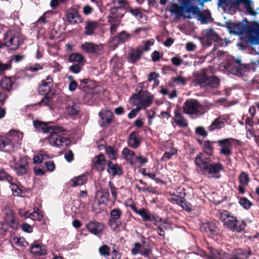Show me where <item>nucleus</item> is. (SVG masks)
Segmentation results:
<instances>
[{
  "label": "nucleus",
  "instance_id": "nucleus-1",
  "mask_svg": "<svg viewBox=\"0 0 259 259\" xmlns=\"http://www.w3.org/2000/svg\"><path fill=\"white\" fill-rule=\"evenodd\" d=\"M194 0H180L179 5L172 3L168 11L172 15L175 16V19H180L184 16V14L188 15L185 17L192 18L197 17L198 20L202 24H205L211 21V15L208 10L201 12L200 9L194 6L192 2Z\"/></svg>",
  "mask_w": 259,
  "mask_h": 259
},
{
  "label": "nucleus",
  "instance_id": "nucleus-2",
  "mask_svg": "<svg viewBox=\"0 0 259 259\" xmlns=\"http://www.w3.org/2000/svg\"><path fill=\"white\" fill-rule=\"evenodd\" d=\"M33 125L36 131L43 133L49 134V136L45 138L49 144L57 147H66L69 145L70 141L68 138L63 137L65 131L59 126H52L49 123L35 120Z\"/></svg>",
  "mask_w": 259,
  "mask_h": 259
},
{
  "label": "nucleus",
  "instance_id": "nucleus-3",
  "mask_svg": "<svg viewBox=\"0 0 259 259\" xmlns=\"http://www.w3.org/2000/svg\"><path fill=\"white\" fill-rule=\"evenodd\" d=\"M231 33L238 35L242 38L243 36L247 38V41L250 45L259 44V24L256 22H252L248 25L237 23L228 26Z\"/></svg>",
  "mask_w": 259,
  "mask_h": 259
},
{
  "label": "nucleus",
  "instance_id": "nucleus-4",
  "mask_svg": "<svg viewBox=\"0 0 259 259\" xmlns=\"http://www.w3.org/2000/svg\"><path fill=\"white\" fill-rule=\"evenodd\" d=\"M258 64V62H252L248 67L245 64H241V61L240 59L235 60L231 59L222 63L220 68L221 70L226 72L228 74L242 76L249 70V69L255 71Z\"/></svg>",
  "mask_w": 259,
  "mask_h": 259
},
{
  "label": "nucleus",
  "instance_id": "nucleus-5",
  "mask_svg": "<svg viewBox=\"0 0 259 259\" xmlns=\"http://www.w3.org/2000/svg\"><path fill=\"white\" fill-rule=\"evenodd\" d=\"M240 4H243L247 14L253 16L257 15V13L253 9V2L251 0H218V6L222 8L225 12L233 14Z\"/></svg>",
  "mask_w": 259,
  "mask_h": 259
},
{
  "label": "nucleus",
  "instance_id": "nucleus-6",
  "mask_svg": "<svg viewBox=\"0 0 259 259\" xmlns=\"http://www.w3.org/2000/svg\"><path fill=\"white\" fill-rule=\"evenodd\" d=\"M154 100L153 95L147 92H141L134 95L130 98V102L140 109L150 106Z\"/></svg>",
  "mask_w": 259,
  "mask_h": 259
},
{
  "label": "nucleus",
  "instance_id": "nucleus-7",
  "mask_svg": "<svg viewBox=\"0 0 259 259\" xmlns=\"http://www.w3.org/2000/svg\"><path fill=\"white\" fill-rule=\"evenodd\" d=\"M193 77L197 83L201 87L209 86L211 88H216L220 82V80L214 76H208L204 70L195 73Z\"/></svg>",
  "mask_w": 259,
  "mask_h": 259
},
{
  "label": "nucleus",
  "instance_id": "nucleus-8",
  "mask_svg": "<svg viewBox=\"0 0 259 259\" xmlns=\"http://www.w3.org/2000/svg\"><path fill=\"white\" fill-rule=\"evenodd\" d=\"M4 43L6 46L10 48L12 50L16 49L19 46V39L18 34L12 30L7 32L4 38Z\"/></svg>",
  "mask_w": 259,
  "mask_h": 259
},
{
  "label": "nucleus",
  "instance_id": "nucleus-9",
  "mask_svg": "<svg viewBox=\"0 0 259 259\" xmlns=\"http://www.w3.org/2000/svg\"><path fill=\"white\" fill-rule=\"evenodd\" d=\"M201 106L196 100H187L183 105L184 112L187 114H196L200 112Z\"/></svg>",
  "mask_w": 259,
  "mask_h": 259
},
{
  "label": "nucleus",
  "instance_id": "nucleus-10",
  "mask_svg": "<svg viewBox=\"0 0 259 259\" xmlns=\"http://www.w3.org/2000/svg\"><path fill=\"white\" fill-rule=\"evenodd\" d=\"M122 211L119 208H114L110 212L109 224L113 230H115L120 225L119 219L122 215Z\"/></svg>",
  "mask_w": 259,
  "mask_h": 259
},
{
  "label": "nucleus",
  "instance_id": "nucleus-11",
  "mask_svg": "<svg viewBox=\"0 0 259 259\" xmlns=\"http://www.w3.org/2000/svg\"><path fill=\"white\" fill-rule=\"evenodd\" d=\"M210 160L209 158L205 157L201 153L197 154L194 159V162L197 166V170L204 173L205 169Z\"/></svg>",
  "mask_w": 259,
  "mask_h": 259
},
{
  "label": "nucleus",
  "instance_id": "nucleus-12",
  "mask_svg": "<svg viewBox=\"0 0 259 259\" xmlns=\"http://www.w3.org/2000/svg\"><path fill=\"white\" fill-rule=\"evenodd\" d=\"M203 33L202 41L208 46L210 45L212 41H218L220 40L217 33L211 28L204 30Z\"/></svg>",
  "mask_w": 259,
  "mask_h": 259
},
{
  "label": "nucleus",
  "instance_id": "nucleus-13",
  "mask_svg": "<svg viewBox=\"0 0 259 259\" xmlns=\"http://www.w3.org/2000/svg\"><path fill=\"white\" fill-rule=\"evenodd\" d=\"M135 212L139 214L144 221H153L155 225H158L157 223L158 220L161 221V218L151 214L148 210L144 208H141L139 210L137 209Z\"/></svg>",
  "mask_w": 259,
  "mask_h": 259
},
{
  "label": "nucleus",
  "instance_id": "nucleus-14",
  "mask_svg": "<svg viewBox=\"0 0 259 259\" xmlns=\"http://www.w3.org/2000/svg\"><path fill=\"white\" fill-rule=\"evenodd\" d=\"M131 37V34L127 33L125 31H122L112 39L110 44V47L114 49L116 48L119 44L128 40Z\"/></svg>",
  "mask_w": 259,
  "mask_h": 259
},
{
  "label": "nucleus",
  "instance_id": "nucleus-15",
  "mask_svg": "<svg viewBox=\"0 0 259 259\" xmlns=\"http://www.w3.org/2000/svg\"><path fill=\"white\" fill-rule=\"evenodd\" d=\"M220 218L223 222L224 226L226 228L233 230L237 221L235 217L230 215L228 212L224 211L220 213Z\"/></svg>",
  "mask_w": 259,
  "mask_h": 259
},
{
  "label": "nucleus",
  "instance_id": "nucleus-16",
  "mask_svg": "<svg viewBox=\"0 0 259 259\" xmlns=\"http://www.w3.org/2000/svg\"><path fill=\"white\" fill-rule=\"evenodd\" d=\"M19 214L21 217L26 219L30 218L33 221H41L43 218L42 212L37 208H34L32 212L24 211L23 210H19Z\"/></svg>",
  "mask_w": 259,
  "mask_h": 259
},
{
  "label": "nucleus",
  "instance_id": "nucleus-17",
  "mask_svg": "<svg viewBox=\"0 0 259 259\" xmlns=\"http://www.w3.org/2000/svg\"><path fill=\"white\" fill-rule=\"evenodd\" d=\"M14 168L17 175L22 176L27 172L28 162L26 157H21L18 162H16L14 165Z\"/></svg>",
  "mask_w": 259,
  "mask_h": 259
},
{
  "label": "nucleus",
  "instance_id": "nucleus-18",
  "mask_svg": "<svg viewBox=\"0 0 259 259\" xmlns=\"http://www.w3.org/2000/svg\"><path fill=\"white\" fill-rule=\"evenodd\" d=\"M211 254L207 255L203 251L200 253V255L204 256L209 259H224L228 257V254L223 251L222 250L210 248Z\"/></svg>",
  "mask_w": 259,
  "mask_h": 259
},
{
  "label": "nucleus",
  "instance_id": "nucleus-19",
  "mask_svg": "<svg viewBox=\"0 0 259 259\" xmlns=\"http://www.w3.org/2000/svg\"><path fill=\"white\" fill-rule=\"evenodd\" d=\"M66 19L71 24H78L83 21L78 12L73 9H70L67 11Z\"/></svg>",
  "mask_w": 259,
  "mask_h": 259
},
{
  "label": "nucleus",
  "instance_id": "nucleus-20",
  "mask_svg": "<svg viewBox=\"0 0 259 259\" xmlns=\"http://www.w3.org/2000/svg\"><path fill=\"white\" fill-rule=\"evenodd\" d=\"M86 227L90 232L96 235L100 234L104 229V225L98 222L91 221L86 225Z\"/></svg>",
  "mask_w": 259,
  "mask_h": 259
},
{
  "label": "nucleus",
  "instance_id": "nucleus-21",
  "mask_svg": "<svg viewBox=\"0 0 259 259\" xmlns=\"http://www.w3.org/2000/svg\"><path fill=\"white\" fill-rule=\"evenodd\" d=\"M231 139H225L218 141V143L221 146L220 152L226 156H229L232 153Z\"/></svg>",
  "mask_w": 259,
  "mask_h": 259
},
{
  "label": "nucleus",
  "instance_id": "nucleus-22",
  "mask_svg": "<svg viewBox=\"0 0 259 259\" xmlns=\"http://www.w3.org/2000/svg\"><path fill=\"white\" fill-rule=\"evenodd\" d=\"M14 148V144L10 138L4 137L0 139V151L6 152L13 151Z\"/></svg>",
  "mask_w": 259,
  "mask_h": 259
},
{
  "label": "nucleus",
  "instance_id": "nucleus-23",
  "mask_svg": "<svg viewBox=\"0 0 259 259\" xmlns=\"http://www.w3.org/2000/svg\"><path fill=\"white\" fill-rule=\"evenodd\" d=\"M81 48L86 53H94L101 51L103 46L101 44L96 45L92 42H85L81 45Z\"/></svg>",
  "mask_w": 259,
  "mask_h": 259
},
{
  "label": "nucleus",
  "instance_id": "nucleus-24",
  "mask_svg": "<svg viewBox=\"0 0 259 259\" xmlns=\"http://www.w3.org/2000/svg\"><path fill=\"white\" fill-rule=\"evenodd\" d=\"M112 113L109 110H102L99 113L101 125L107 126L110 124L112 120Z\"/></svg>",
  "mask_w": 259,
  "mask_h": 259
},
{
  "label": "nucleus",
  "instance_id": "nucleus-25",
  "mask_svg": "<svg viewBox=\"0 0 259 259\" xmlns=\"http://www.w3.org/2000/svg\"><path fill=\"white\" fill-rule=\"evenodd\" d=\"M227 122L226 119L223 116H220L215 118L208 126V129L210 132L220 130L223 128Z\"/></svg>",
  "mask_w": 259,
  "mask_h": 259
},
{
  "label": "nucleus",
  "instance_id": "nucleus-26",
  "mask_svg": "<svg viewBox=\"0 0 259 259\" xmlns=\"http://www.w3.org/2000/svg\"><path fill=\"white\" fill-rule=\"evenodd\" d=\"M30 251L35 256L45 255L47 254L46 247L35 242L32 244Z\"/></svg>",
  "mask_w": 259,
  "mask_h": 259
},
{
  "label": "nucleus",
  "instance_id": "nucleus-27",
  "mask_svg": "<svg viewBox=\"0 0 259 259\" xmlns=\"http://www.w3.org/2000/svg\"><path fill=\"white\" fill-rule=\"evenodd\" d=\"M93 163L96 169L99 171L103 170L106 165L104 156L100 154L95 156L93 160Z\"/></svg>",
  "mask_w": 259,
  "mask_h": 259
},
{
  "label": "nucleus",
  "instance_id": "nucleus-28",
  "mask_svg": "<svg viewBox=\"0 0 259 259\" xmlns=\"http://www.w3.org/2000/svg\"><path fill=\"white\" fill-rule=\"evenodd\" d=\"M222 168V165L220 163L213 164L210 160L205 168L204 173L207 172L208 174L214 175L218 174Z\"/></svg>",
  "mask_w": 259,
  "mask_h": 259
},
{
  "label": "nucleus",
  "instance_id": "nucleus-29",
  "mask_svg": "<svg viewBox=\"0 0 259 259\" xmlns=\"http://www.w3.org/2000/svg\"><path fill=\"white\" fill-rule=\"evenodd\" d=\"M139 136L136 133H132L128 138V144L129 146L133 148H137L140 144Z\"/></svg>",
  "mask_w": 259,
  "mask_h": 259
},
{
  "label": "nucleus",
  "instance_id": "nucleus-30",
  "mask_svg": "<svg viewBox=\"0 0 259 259\" xmlns=\"http://www.w3.org/2000/svg\"><path fill=\"white\" fill-rule=\"evenodd\" d=\"M3 214L5 215V223H2V228L5 229L6 224L12 223L14 221V215L12 210L9 207L6 208L3 210Z\"/></svg>",
  "mask_w": 259,
  "mask_h": 259
},
{
  "label": "nucleus",
  "instance_id": "nucleus-31",
  "mask_svg": "<svg viewBox=\"0 0 259 259\" xmlns=\"http://www.w3.org/2000/svg\"><path fill=\"white\" fill-rule=\"evenodd\" d=\"M122 154L124 158L129 162L131 164H133L136 162V156L135 155L134 151L130 150L127 148H124L122 150Z\"/></svg>",
  "mask_w": 259,
  "mask_h": 259
},
{
  "label": "nucleus",
  "instance_id": "nucleus-32",
  "mask_svg": "<svg viewBox=\"0 0 259 259\" xmlns=\"http://www.w3.org/2000/svg\"><path fill=\"white\" fill-rule=\"evenodd\" d=\"M23 134L22 132L17 130H11L10 131L8 137L10 138L13 143H19L22 141Z\"/></svg>",
  "mask_w": 259,
  "mask_h": 259
},
{
  "label": "nucleus",
  "instance_id": "nucleus-33",
  "mask_svg": "<svg viewBox=\"0 0 259 259\" xmlns=\"http://www.w3.org/2000/svg\"><path fill=\"white\" fill-rule=\"evenodd\" d=\"M87 177L85 175H81L74 177L71 180V185L73 187L79 186L85 184L87 181Z\"/></svg>",
  "mask_w": 259,
  "mask_h": 259
},
{
  "label": "nucleus",
  "instance_id": "nucleus-34",
  "mask_svg": "<svg viewBox=\"0 0 259 259\" xmlns=\"http://www.w3.org/2000/svg\"><path fill=\"white\" fill-rule=\"evenodd\" d=\"M142 50L139 48L133 50L129 55L128 60L132 63H135L141 58L142 54Z\"/></svg>",
  "mask_w": 259,
  "mask_h": 259
},
{
  "label": "nucleus",
  "instance_id": "nucleus-35",
  "mask_svg": "<svg viewBox=\"0 0 259 259\" xmlns=\"http://www.w3.org/2000/svg\"><path fill=\"white\" fill-rule=\"evenodd\" d=\"M171 201L174 203L180 205L182 208L187 211H190L191 210L190 204L186 201L182 200L181 198H172L171 199Z\"/></svg>",
  "mask_w": 259,
  "mask_h": 259
},
{
  "label": "nucleus",
  "instance_id": "nucleus-36",
  "mask_svg": "<svg viewBox=\"0 0 259 259\" xmlns=\"http://www.w3.org/2000/svg\"><path fill=\"white\" fill-rule=\"evenodd\" d=\"M51 156L44 151H41L33 157V162L35 164L40 163L43 160L51 158Z\"/></svg>",
  "mask_w": 259,
  "mask_h": 259
},
{
  "label": "nucleus",
  "instance_id": "nucleus-37",
  "mask_svg": "<svg viewBox=\"0 0 259 259\" xmlns=\"http://www.w3.org/2000/svg\"><path fill=\"white\" fill-rule=\"evenodd\" d=\"M249 254V251L238 249L234 252L233 256L230 259H246Z\"/></svg>",
  "mask_w": 259,
  "mask_h": 259
},
{
  "label": "nucleus",
  "instance_id": "nucleus-38",
  "mask_svg": "<svg viewBox=\"0 0 259 259\" xmlns=\"http://www.w3.org/2000/svg\"><path fill=\"white\" fill-rule=\"evenodd\" d=\"M107 171L109 174L113 176L121 174V171L119 166L112 162L108 163Z\"/></svg>",
  "mask_w": 259,
  "mask_h": 259
},
{
  "label": "nucleus",
  "instance_id": "nucleus-39",
  "mask_svg": "<svg viewBox=\"0 0 259 259\" xmlns=\"http://www.w3.org/2000/svg\"><path fill=\"white\" fill-rule=\"evenodd\" d=\"M174 120L177 124L181 127H186L187 126L186 120L184 118L182 115L177 111L175 112Z\"/></svg>",
  "mask_w": 259,
  "mask_h": 259
},
{
  "label": "nucleus",
  "instance_id": "nucleus-40",
  "mask_svg": "<svg viewBox=\"0 0 259 259\" xmlns=\"http://www.w3.org/2000/svg\"><path fill=\"white\" fill-rule=\"evenodd\" d=\"M13 84L11 78L6 77L2 79L1 86L3 89L10 91L12 89Z\"/></svg>",
  "mask_w": 259,
  "mask_h": 259
},
{
  "label": "nucleus",
  "instance_id": "nucleus-41",
  "mask_svg": "<svg viewBox=\"0 0 259 259\" xmlns=\"http://www.w3.org/2000/svg\"><path fill=\"white\" fill-rule=\"evenodd\" d=\"M98 24L95 22H88L85 27V33L88 35L93 34L94 30L97 27Z\"/></svg>",
  "mask_w": 259,
  "mask_h": 259
},
{
  "label": "nucleus",
  "instance_id": "nucleus-42",
  "mask_svg": "<svg viewBox=\"0 0 259 259\" xmlns=\"http://www.w3.org/2000/svg\"><path fill=\"white\" fill-rule=\"evenodd\" d=\"M216 229L217 228L213 224L208 222L203 223L200 227V230L202 231H204L208 233L215 232Z\"/></svg>",
  "mask_w": 259,
  "mask_h": 259
},
{
  "label": "nucleus",
  "instance_id": "nucleus-43",
  "mask_svg": "<svg viewBox=\"0 0 259 259\" xmlns=\"http://www.w3.org/2000/svg\"><path fill=\"white\" fill-rule=\"evenodd\" d=\"M79 111V107L77 104L71 102L69 103L67 107V112L70 115H75Z\"/></svg>",
  "mask_w": 259,
  "mask_h": 259
},
{
  "label": "nucleus",
  "instance_id": "nucleus-44",
  "mask_svg": "<svg viewBox=\"0 0 259 259\" xmlns=\"http://www.w3.org/2000/svg\"><path fill=\"white\" fill-rule=\"evenodd\" d=\"M69 61L70 62L80 63L84 61V58L81 54L73 53L69 56Z\"/></svg>",
  "mask_w": 259,
  "mask_h": 259
},
{
  "label": "nucleus",
  "instance_id": "nucleus-45",
  "mask_svg": "<svg viewBox=\"0 0 259 259\" xmlns=\"http://www.w3.org/2000/svg\"><path fill=\"white\" fill-rule=\"evenodd\" d=\"M106 152L109 158L116 159L117 158V153L113 147L110 146L106 147Z\"/></svg>",
  "mask_w": 259,
  "mask_h": 259
},
{
  "label": "nucleus",
  "instance_id": "nucleus-46",
  "mask_svg": "<svg viewBox=\"0 0 259 259\" xmlns=\"http://www.w3.org/2000/svg\"><path fill=\"white\" fill-rule=\"evenodd\" d=\"M12 64L10 61L5 63L0 61V75L4 74L5 71L10 70Z\"/></svg>",
  "mask_w": 259,
  "mask_h": 259
},
{
  "label": "nucleus",
  "instance_id": "nucleus-47",
  "mask_svg": "<svg viewBox=\"0 0 259 259\" xmlns=\"http://www.w3.org/2000/svg\"><path fill=\"white\" fill-rule=\"evenodd\" d=\"M13 194L16 196H21L22 191L18 185L11 183L10 186Z\"/></svg>",
  "mask_w": 259,
  "mask_h": 259
},
{
  "label": "nucleus",
  "instance_id": "nucleus-48",
  "mask_svg": "<svg viewBox=\"0 0 259 259\" xmlns=\"http://www.w3.org/2000/svg\"><path fill=\"white\" fill-rule=\"evenodd\" d=\"M246 226V224L244 221H238L237 220L236 224L233 229V232H240L244 230Z\"/></svg>",
  "mask_w": 259,
  "mask_h": 259
},
{
  "label": "nucleus",
  "instance_id": "nucleus-49",
  "mask_svg": "<svg viewBox=\"0 0 259 259\" xmlns=\"http://www.w3.org/2000/svg\"><path fill=\"white\" fill-rule=\"evenodd\" d=\"M177 153V150L175 148H171L169 151H166L162 157L161 160L165 161L169 159L173 155Z\"/></svg>",
  "mask_w": 259,
  "mask_h": 259
},
{
  "label": "nucleus",
  "instance_id": "nucleus-50",
  "mask_svg": "<svg viewBox=\"0 0 259 259\" xmlns=\"http://www.w3.org/2000/svg\"><path fill=\"white\" fill-rule=\"evenodd\" d=\"M239 182L242 185L246 186L249 182V177L248 175L244 172H242L239 176Z\"/></svg>",
  "mask_w": 259,
  "mask_h": 259
},
{
  "label": "nucleus",
  "instance_id": "nucleus-51",
  "mask_svg": "<svg viewBox=\"0 0 259 259\" xmlns=\"http://www.w3.org/2000/svg\"><path fill=\"white\" fill-rule=\"evenodd\" d=\"M239 203L244 209H248L251 205L250 201L245 197L240 198Z\"/></svg>",
  "mask_w": 259,
  "mask_h": 259
},
{
  "label": "nucleus",
  "instance_id": "nucleus-52",
  "mask_svg": "<svg viewBox=\"0 0 259 259\" xmlns=\"http://www.w3.org/2000/svg\"><path fill=\"white\" fill-rule=\"evenodd\" d=\"M51 89V87L41 83V84L39 87L38 91L40 94L46 95L50 92Z\"/></svg>",
  "mask_w": 259,
  "mask_h": 259
},
{
  "label": "nucleus",
  "instance_id": "nucleus-53",
  "mask_svg": "<svg viewBox=\"0 0 259 259\" xmlns=\"http://www.w3.org/2000/svg\"><path fill=\"white\" fill-rule=\"evenodd\" d=\"M110 250V248L106 245L101 246L99 249L100 254L103 256H108Z\"/></svg>",
  "mask_w": 259,
  "mask_h": 259
},
{
  "label": "nucleus",
  "instance_id": "nucleus-54",
  "mask_svg": "<svg viewBox=\"0 0 259 259\" xmlns=\"http://www.w3.org/2000/svg\"><path fill=\"white\" fill-rule=\"evenodd\" d=\"M113 4L114 7L120 9L125 6L126 2L124 0H113Z\"/></svg>",
  "mask_w": 259,
  "mask_h": 259
},
{
  "label": "nucleus",
  "instance_id": "nucleus-55",
  "mask_svg": "<svg viewBox=\"0 0 259 259\" xmlns=\"http://www.w3.org/2000/svg\"><path fill=\"white\" fill-rule=\"evenodd\" d=\"M14 242L20 246H25L27 245V242L23 237H16L13 239Z\"/></svg>",
  "mask_w": 259,
  "mask_h": 259
},
{
  "label": "nucleus",
  "instance_id": "nucleus-56",
  "mask_svg": "<svg viewBox=\"0 0 259 259\" xmlns=\"http://www.w3.org/2000/svg\"><path fill=\"white\" fill-rule=\"evenodd\" d=\"M174 83L175 85H185L187 83V79L182 76H178L173 79Z\"/></svg>",
  "mask_w": 259,
  "mask_h": 259
},
{
  "label": "nucleus",
  "instance_id": "nucleus-57",
  "mask_svg": "<svg viewBox=\"0 0 259 259\" xmlns=\"http://www.w3.org/2000/svg\"><path fill=\"white\" fill-rule=\"evenodd\" d=\"M203 146L205 152L208 155L211 154L212 153V144L209 142L205 141Z\"/></svg>",
  "mask_w": 259,
  "mask_h": 259
},
{
  "label": "nucleus",
  "instance_id": "nucleus-58",
  "mask_svg": "<svg viewBox=\"0 0 259 259\" xmlns=\"http://www.w3.org/2000/svg\"><path fill=\"white\" fill-rule=\"evenodd\" d=\"M157 223L158 224L157 226H161L163 229L164 228L166 230H167L171 228V226L168 221H163L161 219V221L158 220L157 221Z\"/></svg>",
  "mask_w": 259,
  "mask_h": 259
},
{
  "label": "nucleus",
  "instance_id": "nucleus-59",
  "mask_svg": "<svg viewBox=\"0 0 259 259\" xmlns=\"http://www.w3.org/2000/svg\"><path fill=\"white\" fill-rule=\"evenodd\" d=\"M154 44V40L153 39H151L150 40H148L146 41L143 44V50L144 51H147L150 49V47L153 46Z\"/></svg>",
  "mask_w": 259,
  "mask_h": 259
},
{
  "label": "nucleus",
  "instance_id": "nucleus-60",
  "mask_svg": "<svg viewBox=\"0 0 259 259\" xmlns=\"http://www.w3.org/2000/svg\"><path fill=\"white\" fill-rule=\"evenodd\" d=\"M129 11L133 15L137 18H141L143 17L142 13L138 9H131Z\"/></svg>",
  "mask_w": 259,
  "mask_h": 259
},
{
  "label": "nucleus",
  "instance_id": "nucleus-61",
  "mask_svg": "<svg viewBox=\"0 0 259 259\" xmlns=\"http://www.w3.org/2000/svg\"><path fill=\"white\" fill-rule=\"evenodd\" d=\"M47 170L50 172L53 171L55 169V165L53 161H49L45 162Z\"/></svg>",
  "mask_w": 259,
  "mask_h": 259
},
{
  "label": "nucleus",
  "instance_id": "nucleus-62",
  "mask_svg": "<svg viewBox=\"0 0 259 259\" xmlns=\"http://www.w3.org/2000/svg\"><path fill=\"white\" fill-rule=\"evenodd\" d=\"M125 205L127 207H130L134 212H135L137 209L135 203L132 199H128L126 201Z\"/></svg>",
  "mask_w": 259,
  "mask_h": 259
},
{
  "label": "nucleus",
  "instance_id": "nucleus-63",
  "mask_svg": "<svg viewBox=\"0 0 259 259\" xmlns=\"http://www.w3.org/2000/svg\"><path fill=\"white\" fill-rule=\"evenodd\" d=\"M140 109H141L139 107H137L136 109H132L128 114V118L131 119L134 118L138 114Z\"/></svg>",
  "mask_w": 259,
  "mask_h": 259
},
{
  "label": "nucleus",
  "instance_id": "nucleus-64",
  "mask_svg": "<svg viewBox=\"0 0 259 259\" xmlns=\"http://www.w3.org/2000/svg\"><path fill=\"white\" fill-rule=\"evenodd\" d=\"M142 246L139 243H136L134 244V246L132 249V253L133 255H136L139 253V250H141Z\"/></svg>",
  "mask_w": 259,
  "mask_h": 259
}]
</instances>
